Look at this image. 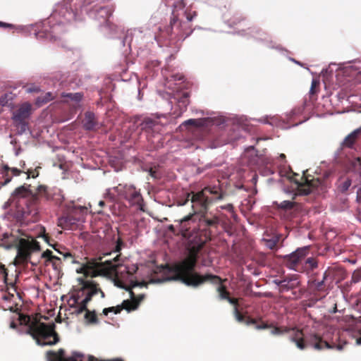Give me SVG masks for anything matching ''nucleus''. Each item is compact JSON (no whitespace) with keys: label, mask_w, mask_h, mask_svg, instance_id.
<instances>
[{"label":"nucleus","mask_w":361,"mask_h":361,"mask_svg":"<svg viewBox=\"0 0 361 361\" xmlns=\"http://www.w3.org/2000/svg\"><path fill=\"white\" fill-rule=\"evenodd\" d=\"M195 216V214H189L183 219L175 221L178 223L179 233L188 240L186 245L188 255L183 259L174 264L170 268V271L173 274L171 278L173 280L180 281L188 286L195 288L201 286L207 279L218 281L220 279L217 275L212 274L201 275L195 271L199 254L207 240L200 233Z\"/></svg>","instance_id":"f257e3e1"},{"label":"nucleus","mask_w":361,"mask_h":361,"mask_svg":"<svg viewBox=\"0 0 361 361\" xmlns=\"http://www.w3.org/2000/svg\"><path fill=\"white\" fill-rule=\"evenodd\" d=\"M195 16V12L192 14L188 11H172L169 25L159 27V34L156 36L158 42L168 47H179L180 42L191 34L190 23Z\"/></svg>","instance_id":"f03ea898"},{"label":"nucleus","mask_w":361,"mask_h":361,"mask_svg":"<svg viewBox=\"0 0 361 361\" xmlns=\"http://www.w3.org/2000/svg\"><path fill=\"white\" fill-rule=\"evenodd\" d=\"M20 324L28 325L27 334L30 335L39 346L53 345L59 341V336L55 331L54 323L47 324L37 319L31 322L29 316L20 314Z\"/></svg>","instance_id":"7ed1b4c3"},{"label":"nucleus","mask_w":361,"mask_h":361,"mask_svg":"<svg viewBox=\"0 0 361 361\" xmlns=\"http://www.w3.org/2000/svg\"><path fill=\"white\" fill-rule=\"evenodd\" d=\"M223 193L219 188L207 186L197 192H188L185 200L178 202V205H185L189 201L192 203V212L191 214H202L207 212L209 205L213 202L224 198Z\"/></svg>","instance_id":"20e7f679"},{"label":"nucleus","mask_w":361,"mask_h":361,"mask_svg":"<svg viewBox=\"0 0 361 361\" xmlns=\"http://www.w3.org/2000/svg\"><path fill=\"white\" fill-rule=\"evenodd\" d=\"M121 255H117L112 259L102 261V258L92 259L77 269L78 274H82L85 276L96 277L97 276H107L117 271L121 265L120 262Z\"/></svg>","instance_id":"39448f33"},{"label":"nucleus","mask_w":361,"mask_h":361,"mask_svg":"<svg viewBox=\"0 0 361 361\" xmlns=\"http://www.w3.org/2000/svg\"><path fill=\"white\" fill-rule=\"evenodd\" d=\"M292 330L293 334L291 335L290 341L295 343L296 346L300 350L305 349L307 345L312 346L317 350L334 348L341 350L343 349L342 345L339 344L336 345L334 343H329V342L323 340V338L318 334H312L305 340L302 330Z\"/></svg>","instance_id":"423d86ee"},{"label":"nucleus","mask_w":361,"mask_h":361,"mask_svg":"<svg viewBox=\"0 0 361 361\" xmlns=\"http://www.w3.org/2000/svg\"><path fill=\"white\" fill-rule=\"evenodd\" d=\"M112 190L116 193L118 199L126 201L130 206H137L140 211L145 212L144 199L140 188L131 183H119Z\"/></svg>","instance_id":"0eeeda50"},{"label":"nucleus","mask_w":361,"mask_h":361,"mask_svg":"<svg viewBox=\"0 0 361 361\" xmlns=\"http://www.w3.org/2000/svg\"><path fill=\"white\" fill-rule=\"evenodd\" d=\"M115 9L114 5L109 2L95 4L89 11L90 16L97 20L99 25L107 27L111 32H117L118 27L109 21Z\"/></svg>","instance_id":"6e6552de"},{"label":"nucleus","mask_w":361,"mask_h":361,"mask_svg":"<svg viewBox=\"0 0 361 361\" xmlns=\"http://www.w3.org/2000/svg\"><path fill=\"white\" fill-rule=\"evenodd\" d=\"M46 358L47 361H123L118 357L101 360L93 355L85 356L79 352H73L70 356L66 357V351L63 348H60L57 351L48 350L46 353Z\"/></svg>","instance_id":"1a4fd4ad"},{"label":"nucleus","mask_w":361,"mask_h":361,"mask_svg":"<svg viewBox=\"0 0 361 361\" xmlns=\"http://www.w3.org/2000/svg\"><path fill=\"white\" fill-rule=\"evenodd\" d=\"M40 250V245L35 239L20 238L17 248L16 259L18 264H27L31 257L32 252L39 251Z\"/></svg>","instance_id":"9d476101"},{"label":"nucleus","mask_w":361,"mask_h":361,"mask_svg":"<svg viewBox=\"0 0 361 361\" xmlns=\"http://www.w3.org/2000/svg\"><path fill=\"white\" fill-rule=\"evenodd\" d=\"M310 246H305L298 248L290 255L283 257V263L288 269L298 272H302V262L308 255Z\"/></svg>","instance_id":"9b49d317"},{"label":"nucleus","mask_w":361,"mask_h":361,"mask_svg":"<svg viewBox=\"0 0 361 361\" xmlns=\"http://www.w3.org/2000/svg\"><path fill=\"white\" fill-rule=\"evenodd\" d=\"M274 282L279 286L280 293L291 290L293 298H300L303 294L301 290H296L300 286V276L298 274L286 276L283 279H276Z\"/></svg>","instance_id":"f8f14e48"},{"label":"nucleus","mask_w":361,"mask_h":361,"mask_svg":"<svg viewBox=\"0 0 361 361\" xmlns=\"http://www.w3.org/2000/svg\"><path fill=\"white\" fill-rule=\"evenodd\" d=\"M32 105L28 102L22 104L20 107L13 113L12 119L15 126L20 129L21 133L26 131L27 119L31 115Z\"/></svg>","instance_id":"ddd939ff"},{"label":"nucleus","mask_w":361,"mask_h":361,"mask_svg":"<svg viewBox=\"0 0 361 361\" xmlns=\"http://www.w3.org/2000/svg\"><path fill=\"white\" fill-rule=\"evenodd\" d=\"M296 185L298 192L300 195H307L313 192L321 185V180L319 178H309L305 174L300 178V180L295 178H290Z\"/></svg>","instance_id":"4468645a"},{"label":"nucleus","mask_w":361,"mask_h":361,"mask_svg":"<svg viewBox=\"0 0 361 361\" xmlns=\"http://www.w3.org/2000/svg\"><path fill=\"white\" fill-rule=\"evenodd\" d=\"M80 283L81 284V288L79 290L85 294V298L86 299V302H90L92 300V298L97 294H100L102 298H104L106 297V295L102 290L100 285L95 281L92 279L85 280L80 279Z\"/></svg>","instance_id":"2eb2a0df"},{"label":"nucleus","mask_w":361,"mask_h":361,"mask_svg":"<svg viewBox=\"0 0 361 361\" xmlns=\"http://www.w3.org/2000/svg\"><path fill=\"white\" fill-rule=\"evenodd\" d=\"M220 220L218 216L209 213L207 212L202 214L199 216V228H217Z\"/></svg>","instance_id":"dca6fc26"},{"label":"nucleus","mask_w":361,"mask_h":361,"mask_svg":"<svg viewBox=\"0 0 361 361\" xmlns=\"http://www.w3.org/2000/svg\"><path fill=\"white\" fill-rule=\"evenodd\" d=\"M83 128L86 130L96 131L100 128L95 114L91 111H87L82 121Z\"/></svg>","instance_id":"f3484780"},{"label":"nucleus","mask_w":361,"mask_h":361,"mask_svg":"<svg viewBox=\"0 0 361 361\" xmlns=\"http://www.w3.org/2000/svg\"><path fill=\"white\" fill-rule=\"evenodd\" d=\"M78 221L79 217L74 216L73 213L68 210L64 216L59 219L58 226L64 229H71Z\"/></svg>","instance_id":"a211bd4d"},{"label":"nucleus","mask_w":361,"mask_h":361,"mask_svg":"<svg viewBox=\"0 0 361 361\" xmlns=\"http://www.w3.org/2000/svg\"><path fill=\"white\" fill-rule=\"evenodd\" d=\"M131 303L132 302H130L129 300H125L120 305L104 308L102 314L107 316L109 312H114L116 314H119L122 310H126L128 312L135 310L136 305L133 306Z\"/></svg>","instance_id":"6ab92c4d"},{"label":"nucleus","mask_w":361,"mask_h":361,"mask_svg":"<svg viewBox=\"0 0 361 361\" xmlns=\"http://www.w3.org/2000/svg\"><path fill=\"white\" fill-rule=\"evenodd\" d=\"M117 286L118 287L125 288L126 290H128L129 292L130 297V300H129V301L132 302L131 304H132L133 306L136 305V310H137V307L140 305V303L144 300L145 295L144 294H140L138 295H135V294L133 291L132 288L135 287V286H143V284L142 283H140L138 282H134L133 283L131 284L130 286L126 287V286H122L121 284H118V283H117Z\"/></svg>","instance_id":"aec40b11"},{"label":"nucleus","mask_w":361,"mask_h":361,"mask_svg":"<svg viewBox=\"0 0 361 361\" xmlns=\"http://www.w3.org/2000/svg\"><path fill=\"white\" fill-rule=\"evenodd\" d=\"M224 18L226 20L227 24L231 27L237 25L245 19L243 15L237 11H230L224 13Z\"/></svg>","instance_id":"412c9836"},{"label":"nucleus","mask_w":361,"mask_h":361,"mask_svg":"<svg viewBox=\"0 0 361 361\" xmlns=\"http://www.w3.org/2000/svg\"><path fill=\"white\" fill-rule=\"evenodd\" d=\"M39 200H50L51 192L48 190L47 187L44 185H39L36 189V192L32 193V200L35 203Z\"/></svg>","instance_id":"4be33fe9"},{"label":"nucleus","mask_w":361,"mask_h":361,"mask_svg":"<svg viewBox=\"0 0 361 361\" xmlns=\"http://www.w3.org/2000/svg\"><path fill=\"white\" fill-rule=\"evenodd\" d=\"M220 280L218 281L212 280V279H207L204 281L202 284L204 283L205 282H210L213 284H219V286L217 287V292L219 293V296L221 300H227L230 297V293L227 290L226 287L222 284L223 280L219 276H217Z\"/></svg>","instance_id":"5701e85b"},{"label":"nucleus","mask_w":361,"mask_h":361,"mask_svg":"<svg viewBox=\"0 0 361 361\" xmlns=\"http://www.w3.org/2000/svg\"><path fill=\"white\" fill-rule=\"evenodd\" d=\"M302 272L309 273L317 268L318 262L314 257H307V259L305 258L304 261L302 262Z\"/></svg>","instance_id":"b1692460"},{"label":"nucleus","mask_w":361,"mask_h":361,"mask_svg":"<svg viewBox=\"0 0 361 361\" xmlns=\"http://www.w3.org/2000/svg\"><path fill=\"white\" fill-rule=\"evenodd\" d=\"M276 204L278 209L284 210L285 212L298 210L299 206L297 202L290 200H284L280 203L276 202Z\"/></svg>","instance_id":"393cba45"},{"label":"nucleus","mask_w":361,"mask_h":361,"mask_svg":"<svg viewBox=\"0 0 361 361\" xmlns=\"http://www.w3.org/2000/svg\"><path fill=\"white\" fill-rule=\"evenodd\" d=\"M328 276L327 271L324 273L323 279L322 281L313 280L310 283V288L314 291H323L325 290L324 281Z\"/></svg>","instance_id":"a878e982"},{"label":"nucleus","mask_w":361,"mask_h":361,"mask_svg":"<svg viewBox=\"0 0 361 361\" xmlns=\"http://www.w3.org/2000/svg\"><path fill=\"white\" fill-rule=\"evenodd\" d=\"M158 126V122L149 118H145L140 123L141 129L145 131H154Z\"/></svg>","instance_id":"bb28decb"},{"label":"nucleus","mask_w":361,"mask_h":361,"mask_svg":"<svg viewBox=\"0 0 361 361\" xmlns=\"http://www.w3.org/2000/svg\"><path fill=\"white\" fill-rule=\"evenodd\" d=\"M360 134V130H355L350 134H349L343 141V145L348 147H352L357 140L359 135Z\"/></svg>","instance_id":"cd10ccee"},{"label":"nucleus","mask_w":361,"mask_h":361,"mask_svg":"<svg viewBox=\"0 0 361 361\" xmlns=\"http://www.w3.org/2000/svg\"><path fill=\"white\" fill-rule=\"evenodd\" d=\"M68 210L73 213V214L75 216H78L79 217V221H81L83 217H84V215L86 214L87 212V207H82V206H76V205H73L71 207H69L68 208Z\"/></svg>","instance_id":"c85d7f7f"},{"label":"nucleus","mask_w":361,"mask_h":361,"mask_svg":"<svg viewBox=\"0 0 361 361\" xmlns=\"http://www.w3.org/2000/svg\"><path fill=\"white\" fill-rule=\"evenodd\" d=\"M30 185L25 186L22 185L20 187L17 188L14 191V195L16 197H23L27 195L32 196V192L30 190Z\"/></svg>","instance_id":"c756f323"},{"label":"nucleus","mask_w":361,"mask_h":361,"mask_svg":"<svg viewBox=\"0 0 361 361\" xmlns=\"http://www.w3.org/2000/svg\"><path fill=\"white\" fill-rule=\"evenodd\" d=\"M0 173L2 175V178L4 179V181L2 183L3 185L8 184L13 178L12 174L10 173V167L6 164L3 165L0 171Z\"/></svg>","instance_id":"7c9ffc66"},{"label":"nucleus","mask_w":361,"mask_h":361,"mask_svg":"<svg viewBox=\"0 0 361 361\" xmlns=\"http://www.w3.org/2000/svg\"><path fill=\"white\" fill-rule=\"evenodd\" d=\"M54 97L52 95L51 92H47L44 95L39 96L35 101L36 105L38 106H41L53 100Z\"/></svg>","instance_id":"2f4dec72"},{"label":"nucleus","mask_w":361,"mask_h":361,"mask_svg":"<svg viewBox=\"0 0 361 361\" xmlns=\"http://www.w3.org/2000/svg\"><path fill=\"white\" fill-rule=\"evenodd\" d=\"M190 94L188 92H183L178 98V103L182 111H185L189 104Z\"/></svg>","instance_id":"473e14b6"},{"label":"nucleus","mask_w":361,"mask_h":361,"mask_svg":"<svg viewBox=\"0 0 361 361\" xmlns=\"http://www.w3.org/2000/svg\"><path fill=\"white\" fill-rule=\"evenodd\" d=\"M168 6L173 7V11H184L185 4L183 0H166Z\"/></svg>","instance_id":"72a5a7b5"},{"label":"nucleus","mask_w":361,"mask_h":361,"mask_svg":"<svg viewBox=\"0 0 361 361\" xmlns=\"http://www.w3.org/2000/svg\"><path fill=\"white\" fill-rule=\"evenodd\" d=\"M351 185H352L351 179L349 178H346L340 180L338 188L341 192H345L349 190Z\"/></svg>","instance_id":"f704fd0d"},{"label":"nucleus","mask_w":361,"mask_h":361,"mask_svg":"<svg viewBox=\"0 0 361 361\" xmlns=\"http://www.w3.org/2000/svg\"><path fill=\"white\" fill-rule=\"evenodd\" d=\"M85 319L87 321L89 324H97L99 323V319L94 310L87 311V312L85 314Z\"/></svg>","instance_id":"c9c22d12"},{"label":"nucleus","mask_w":361,"mask_h":361,"mask_svg":"<svg viewBox=\"0 0 361 361\" xmlns=\"http://www.w3.org/2000/svg\"><path fill=\"white\" fill-rule=\"evenodd\" d=\"M41 257L42 259H44L45 261H44V263L46 265H48L49 264V263L53 260V259H57V256L56 255H53V252L51 250H47L46 251H44L42 254V256Z\"/></svg>","instance_id":"e433bc0d"},{"label":"nucleus","mask_w":361,"mask_h":361,"mask_svg":"<svg viewBox=\"0 0 361 361\" xmlns=\"http://www.w3.org/2000/svg\"><path fill=\"white\" fill-rule=\"evenodd\" d=\"M63 259L64 261H70L71 264H76L78 262L75 260V257L69 252L66 251L64 252V255L63 256Z\"/></svg>","instance_id":"4c0bfd02"},{"label":"nucleus","mask_w":361,"mask_h":361,"mask_svg":"<svg viewBox=\"0 0 361 361\" xmlns=\"http://www.w3.org/2000/svg\"><path fill=\"white\" fill-rule=\"evenodd\" d=\"M39 169H41V167L38 166L35 169H28L27 171L26 172L27 178H37L39 176V171H38Z\"/></svg>","instance_id":"58836bf2"},{"label":"nucleus","mask_w":361,"mask_h":361,"mask_svg":"<svg viewBox=\"0 0 361 361\" xmlns=\"http://www.w3.org/2000/svg\"><path fill=\"white\" fill-rule=\"evenodd\" d=\"M51 264L54 269L60 270L61 269L62 265V259L61 257H57V259H53L49 264Z\"/></svg>","instance_id":"ea45409f"},{"label":"nucleus","mask_w":361,"mask_h":361,"mask_svg":"<svg viewBox=\"0 0 361 361\" xmlns=\"http://www.w3.org/2000/svg\"><path fill=\"white\" fill-rule=\"evenodd\" d=\"M90 302H86V299L84 298L79 304V308L78 310V313H82L83 312H87L89 310L87 309V305Z\"/></svg>","instance_id":"a19ab883"},{"label":"nucleus","mask_w":361,"mask_h":361,"mask_svg":"<svg viewBox=\"0 0 361 361\" xmlns=\"http://www.w3.org/2000/svg\"><path fill=\"white\" fill-rule=\"evenodd\" d=\"M233 314L238 322H243L245 321V317L240 312L238 307L233 308Z\"/></svg>","instance_id":"79ce46f5"},{"label":"nucleus","mask_w":361,"mask_h":361,"mask_svg":"<svg viewBox=\"0 0 361 361\" xmlns=\"http://www.w3.org/2000/svg\"><path fill=\"white\" fill-rule=\"evenodd\" d=\"M220 209L226 210L227 212H230L233 217H235L236 215L234 212V207L232 204H227L225 205H221L219 206Z\"/></svg>","instance_id":"37998d69"},{"label":"nucleus","mask_w":361,"mask_h":361,"mask_svg":"<svg viewBox=\"0 0 361 361\" xmlns=\"http://www.w3.org/2000/svg\"><path fill=\"white\" fill-rule=\"evenodd\" d=\"M290 331L289 328L284 327H274L271 331L272 334H283L284 333H288Z\"/></svg>","instance_id":"c03bdc74"},{"label":"nucleus","mask_w":361,"mask_h":361,"mask_svg":"<svg viewBox=\"0 0 361 361\" xmlns=\"http://www.w3.org/2000/svg\"><path fill=\"white\" fill-rule=\"evenodd\" d=\"M68 98H70L71 100H74L75 102H79L82 99V94L80 92L77 93H69L66 95Z\"/></svg>","instance_id":"a18cd8bd"},{"label":"nucleus","mask_w":361,"mask_h":361,"mask_svg":"<svg viewBox=\"0 0 361 361\" xmlns=\"http://www.w3.org/2000/svg\"><path fill=\"white\" fill-rule=\"evenodd\" d=\"M361 280V271L360 270H355L352 275V279L351 281L353 283H357Z\"/></svg>","instance_id":"49530a36"},{"label":"nucleus","mask_w":361,"mask_h":361,"mask_svg":"<svg viewBox=\"0 0 361 361\" xmlns=\"http://www.w3.org/2000/svg\"><path fill=\"white\" fill-rule=\"evenodd\" d=\"M11 97L8 94L6 93L0 97V105L4 106L7 105L8 100L11 99Z\"/></svg>","instance_id":"de8ad7c7"},{"label":"nucleus","mask_w":361,"mask_h":361,"mask_svg":"<svg viewBox=\"0 0 361 361\" xmlns=\"http://www.w3.org/2000/svg\"><path fill=\"white\" fill-rule=\"evenodd\" d=\"M25 91L27 93H32V92H39L40 91V88L35 85H30L25 87Z\"/></svg>","instance_id":"09e8293b"},{"label":"nucleus","mask_w":361,"mask_h":361,"mask_svg":"<svg viewBox=\"0 0 361 361\" xmlns=\"http://www.w3.org/2000/svg\"><path fill=\"white\" fill-rule=\"evenodd\" d=\"M278 242H279V239L278 238L277 239L268 240L267 241V246L269 248L273 250V249H274L276 247V245H277Z\"/></svg>","instance_id":"8fccbe9b"},{"label":"nucleus","mask_w":361,"mask_h":361,"mask_svg":"<svg viewBox=\"0 0 361 361\" xmlns=\"http://www.w3.org/2000/svg\"><path fill=\"white\" fill-rule=\"evenodd\" d=\"M124 246V243L123 242L122 239L121 238H118L116 240V245L115 247L114 252H120L122 247Z\"/></svg>","instance_id":"3c124183"},{"label":"nucleus","mask_w":361,"mask_h":361,"mask_svg":"<svg viewBox=\"0 0 361 361\" xmlns=\"http://www.w3.org/2000/svg\"><path fill=\"white\" fill-rule=\"evenodd\" d=\"M111 0H84V4L85 5H90L92 4H102L104 2H109Z\"/></svg>","instance_id":"603ef678"},{"label":"nucleus","mask_w":361,"mask_h":361,"mask_svg":"<svg viewBox=\"0 0 361 361\" xmlns=\"http://www.w3.org/2000/svg\"><path fill=\"white\" fill-rule=\"evenodd\" d=\"M168 230L175 235H180L179 233L178 226H177V225H169L168 226Z\"/></svg>","instance_id":"864d4df0"},{"label":"nucleus","mask_w":361,"mask_h":361,"mask_svg":"<svg viewBox=\"0 0 361 361\" xmlns=\"http://www.w3.org/2000/svg\"><path fill=\"white\" fill-rule=\"evenodd\" d=\"M23 171L22 170H20L17 168H11L10 167V173L12 174L13 176H20Z\"/></svg>","instance_id":"5fc2aeb1"},{"label":"nucleus","mask_w":361,"mask_h":361,"mask_svg":"<svg viewBox=\"0 0 361 361\" xmlns=\"http://www.w3.org/2000/svg\"><path fill=\"white\" fill-rule=\"evenodd\" d=\"M230 304L234 306V308L238 307V299L229 297L228 299L226 300Z\"/></svg>","instance_id":"6e6d98bb"},{"label":"nucleus","mask_w":361,"mask_h":361,"mask_svg":"<svg viewBox=\"0 0 361 361\" xmlns=\"http://www.w3.org/2000/svg\"><path fill=\"white\" fill-rule=\"evenodd\" d=\"M353 166L356 170H360L361 169V159L360 157L355 159L353 161Z\"/></svg>","instance_id":"4d7b16f0"},{"label":"nucleus","mask_w":361,"mask_h":361,"mask_svg":"<svg viewBox=\"0 0 361 361\" xmlns=\"http://www.w3.org/2000/svg\"><path fill=\"white\" fill-rule=\"evenodd\" d=\"M317 86H319V82L317 80H313L312 82L311 88H310V93L311 94H313L315 93V88Z\"/></svg>","instance_id":"13d9d810"},{"label":"nucleus","mask_w":361,"mask_h":361,"mask_svg":"<svg viewBox=\"0 0 361 361\" xmlns=\"http://www.w3.org/2000/svg\"><path fill=\"white\" fill-rule=\"evenodd\" d=\"M56 251H57L59 254H61V255H64V252L66 251H68L65 247H63L60 245H59L58 247H56V250H55Z\"/></svg>","instance_id":"bf43d9fd"},{"label":"nucleus","mask_w":361,"mask_h":361,"mask_svg":"<svg viewBox=\"0 0 361 361\" xmlns=\"http://www.w3.org/2000/svg\"><path fill=\"white\" fill-rule=\"evenodd\" d=\"M171 77L173 78L174 80H178V81H181V80L183 81L184 78H185L183 75L179 74V73L172 75Z\"/></svg>","instance_id":"052dcab7"},{"label":"nucleus","mask_w":361,"mask_h":361,"mask_svg":"<svg viewBox=\"0 0 361 361\" xmlns=\"http://www.w3.org/2000/svg\"><path fill=\"white\" fill-rule=\"evenodd\" d=\"M184 123L185 125L196 126L197 125V121L195 119H189V120L185 121Z\"/></svg>","instance_id":"680f3d73"},{"label":"nucleus","mask_w":361,"mask_h":361,"mask_svg":"<svg viewBox=\"0 0 361 361\" xmlns=\"http://www.w3.org/2000/svg\"><path fill=\"white\" fill-rule=\"evenodd\" d=\"M98 205H99V207H100V209H98V210L97 211V213H99V214H100V213H102V208L104 207V205H105V202H104V201H103V200H100V201L98 202Z\"/></svg>","instance_id":"e2e57ef3"},{"label":"nucleus","mask_w":361,"mask_h":361,"mask_svg":"<svg viewBox=\"0 0 361 361\" xmlns=\"http://www.w3.org/2000/svg\"><path fill=\"white\" fill-rule=\"evenodd\" d=\"M42 238L46 243H49V240H51V238L49 235V234L46 233L45 232H44L43 235H42Z\"/></svg>","instance_id":"0e129e2a"},{"label":"nucleus","mask_w":361,"mask_h":361,"mask_svg":"<svg viewBox=\"0 0 361 361\" xmlns=\"http://www.w3.org/2000/svg\"><path fill=\"white\" fill-rule=\"evenodd\" d=\"M54 240L51 238V240H49V243H47L49 246L52 247L54 250H56V247L59 246V244L57 243H53Z\"/></svg>","instance_id":"69168bd1"},{"label":"nucleus","mask_w":361,"mask_h":361,"mask_svg":"<svg viewBox=\"0 0 361 361\" xmlns=\"http://www.w3.org/2000/svg\"><path fill=\"white\" fill-rule=\"evenodd\" d=\"M13 25L9 23H4L0 21V27H13Z\"/></svg>","instance_id":"338daca9"},{"label":"nucleus","mask_w":361,"mask_h":361,"mask_svg":"<svg viewBox=\"0 0 361 361\" xmlns=\"http://www.w3.org/2000/svg\"><path fill=\"white\" fill-rule=\"evenodd\" d=\"M149 174L152 177H154L155 178H158V176L157 175V172L153 170L152 169H150L149 170Z\"/></svg>","instance_id":"774afa93"}]
</instances>
